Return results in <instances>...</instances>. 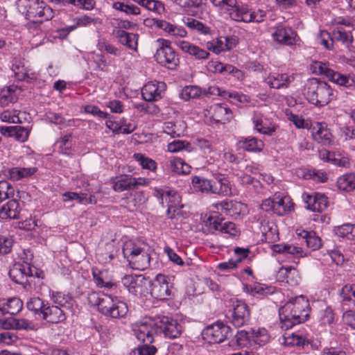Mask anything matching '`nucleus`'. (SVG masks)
<instances>
[{"label":"nucleus","mask_w":355,"mask_h":355,"mask_svg":"<svg viewBox=\"0 0 355 355\" xmlns=\"http://www.w3.org/2000/svg\"><path fill=\"white\" fill-rule=\"evenodd\" d=\"M113 35L119 40V42L130 49L137 51L138 35L128 33L124 30L114 29Z\"/></svg>","instance_id":"obj_29"},{"label":"nucleus","mask_w":355,"mask_h":355,"mask_svg":"<svg viewBox=\"0 0 355 355\" xmlns=\"http://www.w3.org/2000/svg\"><path fill=\"white\" fill-rule=\"evenodd\" d=\"M191 183L196 191L211 193V180L199 176H193L191 178Z\"/></svg>","instance_id":"obj_48"},{"label":"nucleus","mask_w":355,"mask_h":355,"mask_svg":"<svg viewBox=\"0 0 355 355\" xmlns=\"http://www.w3.org/2000/svg\"><path fill=\"white\" fill-rule=\"evenodd\" d=\"M279 277L284 278L287 283L291 285H297L300 281L298 271L292 266H282L278 271Z\"/></svg>","instance_id":"obj_40"},{"label":"nucleus","mask_w":355,"mask_h":355,"mask_svg":"<svg viewBox=\"0 0 355 355\" xmlns=\"http://www.w3.org/2000/svg\"><path fill=\"white\" fill-rule=\"evenodd\" d=\"M216 207L218 210L233 218H237L247 211V206L245 204L230 200H224L217 203Z\"/></svg>","instance_id":"obj_21"},{"label":"nucleus","mask_w":355,"mask_h":355,"mask_svg":"<svg viewBox=\"0 0 355 355\" xmlns=\"http://www.w3.org/2000/svg\"><path fill=\"white\" fill-rule=\"evenodd\" d=\"M275 252L291 254L293 257H302L305 255L302 248L290 244H276L272 246Z\"/></svg>","instance_id":"obj_39"},{"label":"nucleus","mask_w":355,"mask_h":355,"mask_svg":"<svg viewBox=\"0 0 355 355\" xmlns=\"http://www.w3.org/2000/svg\"><path fill=\"white\" fill-rule=\"evenodd\" d=\"M334 233L338 237L355 241V225L346 223L334 227Z\"/></svg>","instance_id":"obj_47"},{"label":"nucleus","mask_w":355,"mask_h":355,"mask_svg":"<svg viewBox=\"0 0 355 355\" xmlns=\"http://www.w3.org/2000/svg\"><path fill=\"white\" fill-rule=\"evenodd\" d=\"M239 144L245 150L254 153L262 151L264 147L263 141L254 137H243L239 140Z\"/></svg>","instance_id":"obj_34"},{"label":"nucleus","mask_w":355,"mask_h":355,"mask_svg":"<svg viewBox=\"0 0 355 355\" xmlns=\"http://www.w3.org/2000/svg\"><path fill=\"white\" fill-rule=\"evenodd\" d=\"M293 80V75L274 73H270L266 78L265 82L270 88L281 89L288 87Z\"/></svg>","instance_id":"obj_25"},{"label":"nucleus","mask_w":355,"mask_h":355,"mask_svg":"<svg viewBox=\"0 0 355 355\" xmlns=\"http://www.w3.org/2000/svg\"><path fill=\"white\" fill-rule=\"evenodd\" d=\"M35 268H33L28 261L16 263L9 271V276L12 280L17 284H23L26 282L27 277L34 276Z\"/></svg>","instance_id":"obj_18"},{"label":"nucleus","mask_w":355,"mask_h":355,"mask_svg":"<svg viewBox=\"0 0 355 355\" xmlns=\"http://www.w3.org/2000/svg\"><path fill=\"white\" fill-rule=\"evenodd\" d=\"M20 207L19 202L12 199L3 205L0 209V217L2 219H17L19 217Z\"/></svg>","instance_id":"obj_31"},{"label":"nucleus","mask_w":355,"mask_h":355,"mask_svg":"<svg viewBox=\"0 0 355 355\" xmlns=\"http://www.w3.org/2000/svg\"><path fill=\"white\" fill-rule=\"evenodd\" d=\"M30 131L28 128L22 126H13V132L12 137H14L19 142H24L28 139Z\"/></svg>","instance_id":"obj_62"},{"label":"nucleus","mask_w":355,"mask_h":355,"mask_svg":"<svg viewBox=\"0 0 355 355\" xmlns=\"http://www.w3.org/2000/svg\"><path fill=\"white\" fill-rule=\"evenodd\" d=\"M312 135L315 141L324 146L332 143V135L324 123H316L313 127Z\"/></svg>","instance_id":"obj_28"},{"label":"nucleus","mask_w":355,"mask_h":355,"mask_svg":"<svg viewBox=\"0 0 355 355\" xmlns=\"http://www.w3.org/2000/svg\"><path fill=\"white\" fill-rule=\"evenodd\" d=\"M276 214L284 216L293 209V202L288 196L275 195Z\"/></svg>","instance_id":"obj_38"},{"label":"nucleus","mask_w":355,"mask_h":355,"mask_svg":"<svg viewBox=\"0 0 355 355\" xmlns=\"http://www.w3.org/2000/svg\"><path fill=\"white\" fill-rule=\"evenodd\" d=\"M206 93L209 95H217L225 99L232 98L236 102L243 105H246L250 102V98L243 93L224 90L216 85L209 87Z\"/></svg>","instance_id":"obj_22"},{"label":"nucleus","mask_w":355,"mask_h":355,"mask_svg":"<svg viewBox=\"0 0 355 355\" xmlns=\"http://www.w3.org/2000/svg\"><path fill=\"white\" fill-rule=\"evenodd\" d=\"M261 230L267 242L273 243L279 239L277 227L274 223H262Z\"/></svg>","instance_id":"obj_46"},{"label":"nucleus","mask_w":355,"mask_h":355,"mask_svg":"<svg viewBox=\"0 0 355 355\" xmlns=\"http://www.w3.org/2000/svg\"><path fill=\"white\" fill-rule=\"evenodd\" d=\"M157 49L155 54V60L160 64L173 69L178 62V58L170 44V42L160 38L157 40Z\"/></svg>","instance_id":"obj_8"},{"label":"nucleus","mask_w":355,"mask_h":355,"mask_svg":"<svg viewBox=\"0 0 355 355\" xmlns=\"http://www.w3.org/2000/svg\"><path fill=\"white\" fill-rule=\"evenodd\" d=\"M15 78L20 81L31 83L37 78V75L32 69L25 67L23 61L15 60L12 66Z\"/></svg>","instance_id":"obj_24"},{"label":"nucleus","mask_w":355,"mask_h":355,"mask_svg":"<svg viewBox=\"0 0 355 355\" xmlns=\"http://www.w3.org/2000/svg\"><path fill=\"white\" fill-rule=\"evenodd\" d=\"M243 291L254 297L266 296L273 293L272 288L261 284H255L254 285L243 284Z\"/></svg>","instance_id":"obj_42"},{"label":"nucleus","mask_w":355,"mask_h":355,"mask_svg":"<svg viewBox=\"0 0 355 355\" xmlns=\"http://www.w3.org/2000/svg\"><path fill=\"white\" fill-rule=\"evenodd\" d=\"M135 159L139 162L143 168L155 171L157 168V163L152 159L145 157L141 153L134 155Z\"/></svg>","instance_id":"obj_59"},{"label":"nucleus","mask_w":355,"mask_h":355,"mask_svg":"<svg viewBox=\"0 0 355 355\" xmlns=\"http://www.w3.org/2000/svg\"><path fill=\"white\" fill-rule=\"evenodd\" d=\"M149 344L146 343L142 346H138L132 351V355H155L157 348L153 345H149Z\"/></svg>","instance_id":"obj_64"},{"label":"nucleus","mask_w":355,"mask_h":355,"mask_svg":"<svg viewBox=\"0 0 355 355\" xmlns=\"http://www.w3.org/2000/svg\"><path fill=\"white\" fill-rule=\"evenodd\" d=\"M237 44V40L234 37H220L208 41L205 44L206 49L215 54L230 51Z\"/></svg>","instance_id":"obj_17"},{"label":"nucleus","mask_w":355,"mask_h":355,"mask_svg":"<svg viewBox=\"0 0 355 355\" xmlns=\"http://www.w3.org/2000/svg\"><path fill=\"white\" fill-rule=\"evenodd\" d=\"M116 296H112L107 294H101L96 292L91 293L88 295V302L92 305L97 306L98 310L107 317L114 318L115 299Z\"/></svg>","instance_id":"obj_9"},{"label":"nucleus","mask_w":355,"mask_h":355,"mask_svg":"<svg viewBox=\"0 0 355 355\" xmlns=\"http://www.w3.org/2000/svg\"><path fill=\"white\" fill-rule=\"evenodd\" d=\"M150 294L157 300H167L171 295V286L169 278L164 275L158 274L153 282L150 281Z\"/></svg>","instance_id":"obj_15"},{"label":"nucleus","mask_w":355,"mask_h":355,"mask_svg":"<svg viewBox=\"0 0 355 355\" xmlns=\"http://www.w3.org/2000/svg\"><path fill=\"white\" fill-rule=\"evenodd\" d=\"M313 72L318 75H323L331 82L338 85L349 87L354 85V80L348 76L334 71L327 63L315 62L311 65Z\"/></svg>","instance_id":"obj_7"},{"label":"nucleus","mask_w":355,"mask_h":355,"mask_svg":"<svg viewBox=\"0 0 355 355\" xmlns=\"http://www.w3.org/2000/svg\"><path fill=\"white\" fill-rule=\"evenodd\" d=\"M45 306L46 304L39 297H31L26 302L27 309L35 314H42L43 309Z\"/></svg>","instance_id":"obj_53"},{"label":"nucleus","mask_w":355,"mask_h":355,"mask_svg":"<svg viewBox=\"0 0 355 355\" xmlns=\"http://www.w3.org/2000/svg\"><path fill=\"white\" fill-rule=\"evenodd\" d=\"M163 31L174 37H185L187 32L184 28L178 26L166 21Z\"/></svg>","instance_id":"obj_51"},{"label":"nucleus","mask_w":355,"mask_h":355,"mask_svg":"<svg viewBox=\"0 0 355 355\" xmlns=\"http://www.w3.org/2000/svg\"><path fill=\"white\" fill-rule=\"evenodd\" d=\"M42 318L47 322L58 323L66 319L65 313L58 306L46 305L43 309Z\"/></svg>","instance_id":"obj_30"},{"label":"nucleus","mask_w":355,"mask_h":355,"mask_svg":"<svg viewBox=\"0 0 355 355\" xmlns=\"http://www.w3.org/2000/svg\"><path fill=\"white\" fill-rule=\"evenodd\" d=\"M272 36L275 41L288 46L295 44L298 40L297 33L289 27H276Z\"/></svg>","instance_id":"obj_23"},{"label":"nucleus","mask_w":355,"mask_h":355,"mask_svg":"<svg viewBox=\"0 0 355 355\" xmlns=\"http://www.w3.org/2000/svg\"><path fill=\"white\" fill-rule=\"evenodd\" d=\"M298 235L304 240L307 247L313 250H318L322 246L320 238L314 232L302 230Z\"/></svg>","instance_id":"obj_45"},{"label":"nucleus","mask_w":355,"mask_h":355,"mask_svg":"<svg viewBox=\"0 0 355 355\" xmlns=\"http://www.w3.org/2000/svg\"><path fill=\"white\" fill-rule=\"evenodd\" d=\"M304 178L317 182H325L328 179V175L325 172L320 170L309 169L304 173Z\"/></svg>","instance_id":"obj_55"},{"label":"nucleus","mask_w":355,"mask_h":355,"mask_svg":"<svg viewBox=\"0 0 355 355\" xmlns=\"http://www.w3.org/2000/svg\"><path fill=\"white\" fill-rule=\"evenodd\" d=\"M166 85L164 82L150 81L141 90V95L146 101H157L162 98Z\"/></svg>","instance_id":"obj_19"},{"label":"nucleus","mask_w":355,"mask_h":355,"mask_svg":"<svg viewBox=\"0 0 355 355\" xmlns=\"http://www.w3.org/2000/svg\"><path fill=\"white\" fill-rule=\"evenodd\" d=\"M121 282L128 292L135 296L147 293L150 285V279L142 275H126L122 278Z\"/></svg>","instance_id":"obj_10"},{"label":"nucleus","mask_w":355,"mask_h":355,"mask_svg":"<svg viewBox=\"0 0 355 355\" xmlns=\"http://www.w3.org/2000/svg\"><path fill=\"white\" fill-rule=\"evenodd\" d=\"M211 193L223 196L232 194V184L229 180L223 175H218L211 180Z\"/></svg>","instance_id":"obj_27"},{"label":"nucleus","mask_w":355,"mask_h":355,"mask_svg":"<svg viewBox=\"0 0 355 355\" xmlns=\"http://www.w3.org/2000/svg\"><path fill=\"white\" fill-rule=\"evenodd\" d=\"M252 121L254 130L261 134L270 136L275 132V126L271 123L268 124L265 122L260 113L254 114Z\"/></svg>","instance_id":"obj_37"},{"label":"nucleus","mask_w":355,"mask_h":355,"mask_svg":"<svg viewBox=\"0 0 355 355\" xmlns=\"http://www.w3.org/2000/svg\"><path fill=\"white\" fill-rule=\"evenodd\" d=\"M92 275L96 285L99 288L112 290L116 288V284L107 276L105 271L93 270Z\"/></svg>","instance_id":"obj_36"},{"label":"nucleus","mask_w":355,"mask_h":355,"mask_svg":"<svg viewBox=\"0 0 355 355\" xmlns=\"http://www.w3.org/2000/svg\"><path fill=\"white\" fill-rule=\"evenodd\" d=\"M132 330L137 338L143 343H152L153 335L157 334L156 319H146L133 324Z\"/></svg>","instance_id":"obj_12"},{"label":"nucleus","mask_w":355,"mask_h":355,"mask_svg":"<svg viewBox=\"0 0 355 355\" xmlns=\"http://www.w3.org/2000/svg\"><path fill=\"white\" fill-rule=\"evenodd\" d=\"M340 295L344 301L352 302L355 305V284H347L343 286Z\"/></svg>","instance_id":"obj_61"},{"label":"nucleus","mask_w":355,"mask_h":355,"mask_svg":"<svg viewBox=\"0 0 355 355\" xmlns=\"http://www.w3.org/2000/svg\"><path fill=\"white\" fill-rule=\"evenodd\" d=\"M157 334H163L166 338L175 339L181 335L182 327L173 318L168 316H160L156 318Z\"/></svg>","instance_id":"obj_11"},{"label":"nucleus","mask_w":355,"mask_h":355,"mask_svg":"<svg viewBox=\"0 0 355 355\" xmlns=\"http://www.w3.org/2000/svg\"><path fill=\"white\" fill-rule=\"evenodd\" d=\"M309 300L302 295L292 298L279 310L282 328L289 329L304 322L309 316Z\"/></svg>","instance_id":"obj_1"},{"label":"nucleus","mask_w":355,"mask_h":355,"mask_svg":"<svg viewBox=\"0 0 355 355\" xmlns=\"http://www.w3.org/2000/svg\"><path fill=\"white\" fill-rule=\"evenodd\" d=\"M201 89L199 87L189 85L184 87L180 93V98L184 101H189L200 96Z\"/></svg>","instance_id":"obj_54"},{"label":"nucleus","mask_w":355,"mask_h":355,"mask_svg":"<svg viewBox=\"0 0 355 355\" xmlns=\"http://www.w3.org/2000/svg\"><path fill=\"white\" fill-rule=\"evenodd\" d=\"M305 338L299 334H285L284 336V344L287 346L302 347L305 345Z\"/></svg>","instance_id":"obj_50"},{"label":"nucleus","mask_w":355,"mask_h":355,"mask_svg":"<svg viewBox=\"0 0 355 355\" xmlns=\"http://www.w3.org/2000/svg\"><path fill=\"white\" fill-rule=\"evenodd\" d=\"M130 200L127 207L129 209L133 210L139 205L145 202V197L142 192H135L130 194Z\"/></svg>","instance_id":"obj_63"},{"label":"nucleus","mask_w":355,"mask_h":355,"mask_svg":"<svg viewBox=\"0 0 355 355\" xmlns=\"http://www.w3.org/2000/svg\"><path fill=\"white\" fill-rule=\"evenodd\" d=\"M337 187L343 191H352L355 189V173L345 174L338 178Z\"/></svg>","instance_id":"obj_44"},{"label":"nucleus","mask_w":355,"mask_h":355,"mask_svg":"<svg viewBox=\"0 0 355 355\" xmlns=\"http://www.w3.org/2000/svg\"><path fill=\"white\" fill-rule=\"evenodd\" d=\"M207 114L216 123H225L230 121L233 114L230 108L221 103L214 104L206 110Z\"/></svg>","instance_id":"obj_20"},{"label":"nucleus","mask_w":355,"mask_h":355,"mask_svg":"<svg viewBox=\"0 0 355 355\" xmlns=\"http://www.w3.org/2000/svg\"><path fill=\"white\" fill-rule=\"evenodd\" d=\"M114 311L115 313L114 319L123 318L127 315L128 312V305L119 297L117 299H115V306L114 308Z\"/></svg>","instance_id":"obj_60"},{"label":"nucleus","mask_w":355,"mask_h":355,"mask_svg":"<svg viewBox=\"0 0 355 355\" xmlns=\"http://www.w3.org/2000/svg\"><path fill=\"white\" fill-rule=\"evenodd\" d=\"M184 24L189 28L191 30H196L204 35H207L210 33V28L208 26L193 18H187L184 21Z\"/></svg>","instance_id":"obj_56"},{"label":"nucleus","mask_w":355,"mask_h":355,"mask_svg":"<svg viewBox=\"0 0 355 355\" xmlns=\"http://www.w3.org/2000/svg\"><path fill=\"white\" fill-rule=\"evenodd\" d=\"M17 91L16 86L11 85L0 89V105L2 107L8 106L17 101Z\"/></svg>","instance_id":"obj_35"},{"label":"nucleus","mask_w":355,"mask_h":355,"mask_svg":"<svg viewBox=\"0 0 355 355\" xmlns=\"http://www.w3.org/2000/svg\"><path fill=\"white\" fill-rule=\"evenodd\" d=\"M154 196L159 200L162 207H167V215L173 218L175 212L182 206L178 192L171 189H155Z\"/></svg>","instance_id":"obj_6"},{"label":"nucleus","mask_w":355,"mask_h":355,"mask_svg":"<svg viewBox=\"0 0 355 355\" xmlns=\"http://www.w3.org/2000/svg\"><path fill=\"white\" fill-rule=\"evenodd\" d=\"M150 248L141 241L129 240L123 245V254L134 270H144L150 266Z\"/></svg>","instance_id":"obj_3"},{"label":"nucleus","mask_w":355,"mask_h":355,"mask_svg":"<svg viewBox=\"0 0 355 355\" xmlns=\"http://www.w3.org/2000/svg\"><path fill=\"white\" fill-rule=\"evenodd\" d=\"M15 189L12 185L7 181L0 182V203L6 199L13 198Z\"/></svg>","instance_id":"obj_57"},{"label":"nucleus","mask_w":355,"mask_h":355,"mask_svg":"<svg viewBox=\"0 0 355 355\" xmlns=\"http://www.w3.org/2000/svg\"><path fill=\"white\" fill-rule=\"evenodd\" d=\"M214 6L226 13L232 19L245 23H260L266 17L263 10L252 11L247 5H239L237 0H209Z\"/></svg>","instance_id":"obj_2"},{"label":"nucleus","mask_w":355,"mask_h":355,"mask_svg":"<svg viewBox=\"0 0 355 355\" xmlns=\"http://www.w3.org/2000/svg\"><path fill=\"white\" fill-rule=\"evenodd\" d=\"M167 149L169 152L173 153H178L183 150H186L189 152L193 150L191 144L185 140H175L168 144Z\"/></svg>","instance_id":"obj_52"},{"label":"nucleus","mask_w":355,"mask_h":355,"mask_svg":"<svg viewBox=\"0 0 355 355\" xmlns=\"http://www.w3.org/2000/svg\"><path fill=\"white\" fill-rule=\"evenodd\" d=\"M233 309L228 316L230 322L236 327L239 328L247 324L250 319V311L248 306L243 301L236 299L232 301Z\"/></svg>","instance_id":"obj_14"},{"label":"nucleus","mask_w":355,"mask_h":355,"mask_svg":"<svg viewBox=\"0 0 355 355\" xmlns=\"http://www.w3.org/2000/svg\"><path fill=\"white\" fill-rule=\"evenodd\" d=\"M50 297L56 306L70 309L73 305V298L69 295L60 291H51Z\"/></svg>","instance_id":"obj_43"},{"label":"nucleus","mask_w":355,"mask_h":355,"mask_svg":"<svg viewBox=\"0 0 355 355\" xmlns=\"http://www.w3.org/2000/svg\"><path fill=\"white\" fill-rule=\"evenodd\" d=\"M334 41L340 42L345 46L349 47L353 41V37L351 32H347L342 29H338L332 33V43Z\"/></svg>","instance_id":"obj_49"},{"label":"nucleus","mask_w":355,"mask_h":355,"mask_svg":"<svg viewBox=\"0 0 355 355\" xmlns=\"http://www.w3.org/2000/svg\"><path fill=\"white\" fill-rule=\"evenodd\" d=\"M23 307L22 301L17 297H12L5 301H0V311L2 314L9 313L15 315L18 313Z\"/></svg>","instance_id":"obj_33"},{"label":"nucleus","mask_w":355,"mask_h":355,"mask_svg":"<svg viewBox=\"0 0 355 355\" xmlns=\"http://www.w3.org/2000/svg\"><path fill=\"white\" fill-rule=\"evenodd\" d=\"M230 331L231 329L228 325L217 322L203 330L202 337L210 344L220 343L227 339Z\"/></svg>","instance_id":"obj_13"},{"label":"nucleus","mask_w":355,"mask_h":355,"mask_svg":"<svg viewBox=\"0 0 355 355\" xmlns=\"http://www.w3.org/2000/svg\"><path fill=\"white\" fill-rule=\"evenodd\" d=\"M302 199L306 205V209L312 211L322 212L327 209L329 205L327 197L321 193L313 194L304 193Z\"/></svg>","instance_id":"obj_16"},{"label":"nucleus","mask_w":355,"mask_h":355,"mask_svg":"<svg viewBox=\"0 0 355 355\" xmlns=\"http://www.w3.org/2000/svg\"><path fill=\"white\" fill-rule=\"evenodd\" d=\"M303 93L309 103L318 107L327 105L335 97L331 87L327 83L319 81L316 78L307 80Z\"/></svg>","instance_id":"obj_5"},{"label":"nucleus","mask_w":355,"mask_h":355,"mask_svg":"<svg viewBox=\"0 0 355 355\" xmlns=\"http://www.w3.org/2000/svg\"><path fill=\"white\" fill-rule=\"evenodd\" d=\"M37 171L36 167H13L8 171V175L10 180L18 181L23 178H27L34 175Z\"/></svg>","instance_id":"obj_41"},{"label":"nucleus","mask_w":355,"mask_h":355,"mask_svg":"<svg viewBox=\"0 0 355 355\" xmlns=\"http://www.w3.org/2000/svg\"><path fill=\"white\" fill-rule=\"evenodd\" d=\"M17 9L26 19L35 24L51 20L53 11L49 6L40 0H17Z\"/></svg>","instance_id":"obj_4"},{"label":"nucleus","mask_w":355,"mask_h":355,"mask_svg":"<svg viewBox=\"0 0 355 355\" xmlns=\"http://www.w3.org/2000/svg\"><path fill=\"white\" fill-rule=\"evenodd\" d=\"M178 126H180V123L166 122L164 126V132L172 137H180L183 135L184 130Z\"/></svg>","instance_id":"obj_58"},{"label":"nucleus","mask_w":355,"mask_h":355,"mask_svg":"<svg viewBox=\"0 0 355 355\" xmlns=\"http://www.w3.org/2000/svg\"><path fill=\"white\" fill-rule=\"evenodd\" d=\"M112 189L116 192L133 190L132 175L122 174L112 179Z\"/></svg>","instance_id":"obj_32"},{"label":"nucleus","mask_w":355,"mask_h":355,"mask_svg":"<svg viewBox=\"0 0 355 355\" xmlns=\"http://www.w3.org/2000/svg\"><path fill=\"white\" fill-rule=\"evenodd\" d=\"M175 44L184 53H188L197 60H206L209 56V53L207 51L189 42L180 40L176 41Z\"/></svg>","instance_id":"obj_26"}]
</instances>
